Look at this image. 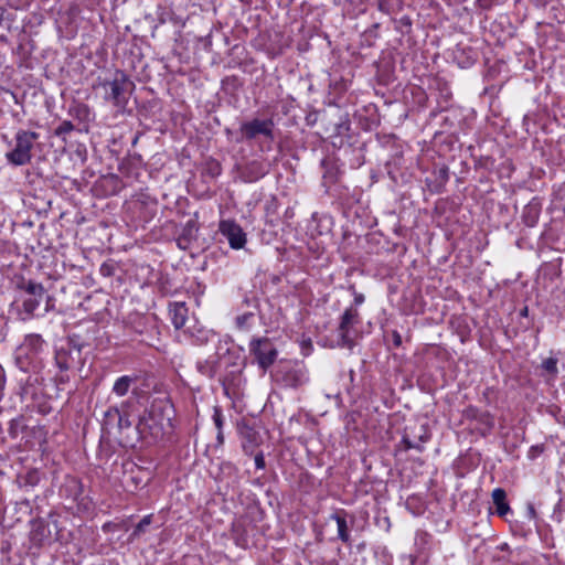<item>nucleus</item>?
Returning a JSON list of instances; mask_svg holds the SVG:
<instances>
[{"instance_id":"bb28decb","label":"nucleus","mask_w":565,"mask_h":565,"mask_svg":"<svg viewBox=\"0 0 565 565\" xmlns=\"http://www.w3.org/2000/svg\"><path fill=\"white\" fill-rule=\"evenodd\" d=\"M355 300H356V302H362L363 298H362V296H360V297H356Z\"/></svg>"},{"instance_id":"412c9836","label":"nucleus","mask_w":565,"mask_h":565,"mask_svg":"<svg viewBox=\"0 0 565 565\" xmlns=\"http://www.w3.org/2000/svg\"><path fill=\"white\" fill-rule=\"evenodd\" d=\"M213 419H214V423H215V426L217 427V429H222L223 420H222L221 411L218 408L214 409Z\"/></svg>"},{"instance_id":"aec40b11","label":"nucleus","mask_w":565,"mask_h":565,"mask_svg":"<svg viewBox=\"0 0 565 565\" xmlns=\"http://www.w3.org/2000/svg\"><path fill=\"white\" fill-rule=\"evenodd\" d=\"M254 318L253 312H246L236 318V326L238 329H247L249 326V321Z\"/></svg>"},{"instance_id":"a878e982","label":"nucleus","mask_w":565,"mask_h":565,"mask_svg":"<svg viewBox=\"0 0 565 565\" xmlns=\"http://www.w3.org/2000/svg\"><path fill=\"white\" fill-rule=\"evenodd\" d=\"M395 343L397 345L401 344V337H399V334H395Z\"/></svg>"},{"instance_id":"4be33fe9","label":"nucleus","mask_w":565,"mask_h":565,"mask_svg":"<svg viewBox=\"0 0 565 565\" xmlns=\"http://www.w3.org/2000/svg\"><path fill=\"white\" fill-rule=\"evenodd\" d=\"M73 129V125L70 121H64L57 129L56 134L61 135L64 132H68Z\"/></svg>"},{"instance_id":"f257e3e1","label":"nucleus","mask_w":565,"mask_h":565,"mask_svg":"<svg viewBox=\"0 0 565 565\" xmlns=\"http://www.w3.org/2000/svg\"><path fill=\"white\" fill-rule=\"evenodd\" d=\"M39 139V134L29 130H19L15 134V146L6 154L7 160L13 166H25L32 160V149Z\"/></svg>"},{"instance_id":"f03ea898","label":"nucleus","mask_w":565,"mask_h":565,"mask_svg":"<svg viewBox=\"0 0 565 565\" xmlns=\"http://www.w3.org/2000/svg\"><path fill=\"white\" fill-rule=\"evenodd\" d=\"M171 427L170 412L166 416H159L158 407L153 405L149 414L140 418L137 429L143 438L148 435L158 438Z\"/></svg>"},{"instance_id":"f8f14e48","label":"nucleus","mask_w":565,"mask_h":565,"mask_svg":"<svg viewBox=\"0 0 565 565\" xmlns=\"http://www.w3.org/2000/svg\"><path fill=\"white\" fill-rule=\"evenodd\" d=\"M541 375L544 376L547 381L554 380L558 373L557 359L550 356L543 360L541 364Z\"/></svg>"},{"instance_id":"7ed1b4c3","label":"nucleus","mask_w":565,"mask_h":565,"mask_svg":"<svg viewBox=\"0 0 565 565\" xmlns=\"http://www.w3.org/2000/svg\"><path fill=\"white\" fill-rule=\"evenodd\" d=\"M249 351L264 371L273 365L277 358V350L268 338L253 339L249 344Z\"/></svg>"},{"instance_id":"39448f33","label":"nucleus","mask_w":565,"mask_h":565,"mask_svg":"<svg viewBox=\"0 0 565 565\" xmlns=\"http://www.w3.org/2000/svg\"><path fill=\"white\" fill-rule=\"evenodd\" d=\"M131 83L124 74L116 76L111 82L106 83L108 87V96L116 106H122L126 103L125 93Z\"/></svg>"},{"instance_id":"9b49d317","label":"nucleus","mask_w":565,"mask_h":565,"mask_svg":"<svg viewBox=\"0 0 565 565\" xmlns=\"http://www.w3.org/2000/svg\"><path fill=\"white\" fill-rule=\"evenodd\" d=\"M134 382L135 377L129 375L118 377L113 385V393L119 397L125 396L129 392Z\"/></svg>"},{"instance_id":"20e7f679","label":"nucleus","mask_w":565,"mask_h":565,"mask_svg":"<svg viewBox=\"0 0 565 565\" xmlns=\"http://www.w3.org/2000/svg\"><path fill=\"white\" fill-rule=\"evenodd\" d=\"M218 230L224 235L230 246L234 249L243 248L246 244V234L243 228L233 220H223L220 222Z\"/></svg>"},{"instance_id":"a211bd4d","label":"nucleus","mask_w":565,"mask_h":565,"mask_svg":"<svg viewBox=\"0 0 565 565\" xmlns=\"http://www.w3.org/2000/svg\"><path fill=\"white\" fill-rule=\"evenodd\" d=\"M25 291L29 296L43 298L44 288L41 284L29 281L25 286Z\"/></svg>"},{"instance_id":"9d476101","label":"nucleus","mask_w":565,"mask_h":565,"mask_svg":"<svg viewBox=\"0 0 565 565\" xmlns=\"http://www.w3.org/2000/svg\"><path fill=\"white\" fill-rule=\"evenodd\" d=\"M492 500L500 516L505 515L510 511V507L507 502V494L503 489H494L492 492Z\"/></svg>"},{"instance_id":"6ab92c4d","label":"nucleus","mask_w":565,"mask_h":565,"mask_svg":"<svg viewBox=\"0 0 565 565\" xmlns=\"http://www.w3.org/2000/svg\"><path fill=\"white\" fill-rule=\"evenodd\" d=\"M106 416L107 417H110V416L111 417H118V426H119L120 429L128 428L131 425L127 417L121 416L119 414L118 408H111V409L107 411L106 412Z\"/></svg>"},{"instance_id":"393cba45","label":"nucleus","mask_w":565,"mask_h":565,"mask_svg":"<svg viewBox=\"0 0 565 565\" xmlns=\"http://www.w3.org/2000/svg\"><path fill=\"white\" fill-rule=\"evenodd\" d=\"M217 439L221 444L223 443V434L221 429H218Z\"/></svg>"},{"instance_id":"dca6fc26","label":"nucleus","mask_w":565,"mask_h":565,"mask_svg":"<svg viewBox=\"0 0 565 565\" xmlns=\"http://www.w3.org/2000/svg\"><path fill=\"white\" fill-rule=\"evenodd\" d=\"M152 522V514H148L141 519V521L136 525L134 532L131 533L130 539L135 540L142 533H145L148 529V526Z\"/></svg>"},{"instance_id":"f3484780","label":"nucleus","mask_w":565,"mask_h":565,"mask_svg":"<svg viewBox=\"0 0 565 565\" xmlns=\"http://www.w3.org/2000/svg\"><path fill=\"white\" fill-rule=\"evenodd\" d=\"M41 299L42 298L30 296L29 298L23 300L22 307H23L24 312L29 317H31L33 315V312L36 310V308L40 305Z\"/></svg>"},{"instance_id":"b1692460","label":"nucleus","mask_w":565,"mask_h":565,"mask_svg":"<svg viewBox=\"0 0 565 565\" xmlns=\"http://www.w3.org/2000/svg\"><path fill=\"white\" fill-rule=\"evenodd\" d=\"M403 441H404V444H405L407 449L417 448L418 447L416 444L412 443L407 436H405L403 438Z\"/></svg>"},{"instance_id":"4468645a","label":"nucleus","mask_w":565,"mask_h":565,"mask_svg":"<svg viewBox=\"0 0 565 565\" xmlns=\"http://www.w3.org/2000/svg\"><path fill=\"white\" fill-rule=\"evenodd\" d=\"M55 361L57 366L66 371L73 366V360L70 356V353L65 350H60L56 352Z\"/></svg>"},{"instance_id":"0eeeda50","label":"nucleus","mask_w":565,"mask_h":565,"mask_svg":"<svg viewBox=\"0 0 565 565\" xmlns=\"http://www.w3.org/2000/svg\"><path fill=\"white\" fill-rule=\"evenodd\" d=\"M170 315L175 329H181L188 319V308L183 302H175L170 308Z\"/></svg>"},{"instance_id":"ddd939ff","label":"nucleus","mask_w":565,"mask_h":565,"mask_svg":"<svg viewBox=\"0 0 565 565\" xmlns=\"http://www.w3.org/2000/svg\"><path fill=\"white\" fill-rule=\"evenodd\" d=\"M140 472L141 471L137 469L136 475L132 470L125 477L124 484L128 491L137 490L141 484L145 483L143 479L138 476Z\"/></svg>"},{"instance_id":"cd10ccee","label":"nucleus","mask_w":565,"mask_h":565,"mask_svg":"<svg viewBox=\"0 0 565 565\" xmlns=\"http://www.w3.org/2000/svg\"><path fill=\"white\" fill-rule=\"evenodd\" d=\"M426 440H427V437L424 438L423 436H420V441L422 443H425Z\"/></svg>"},{"instance_id":"1a4fd4ad","label":"nucleus","mask_w":565,"mask_h":565,"mask_svg":"<svg viewBox=\"0 0 565 565\" xmlns=\"http://www.w3.org/2000/svg\"><path fill=\"white\" fill-rule=\"evenodd\" d=\"M241 434L243 437V448L245 451L253 452L254 448L260 443L259 434L250 427H244Z\"/></svg>"},{"instance_id":"423d86ee","label":"nucleus","mask_w":565,"mask_h":565,"mask_svg":"<svg viewBox=\"0 0 565 565\" xmlns=\"http://www.w3.org/2000/svg\"><path fill=\"white\" fill-rule=\"evenodd\" d=\"M241 130L242 134L248 139H253L258 135L271 136L273 121L254 119L243 124Z\"/></svg>"},{"instance_id":"5701e85b","label":"nucleus","mask_w":565,"mask_h":565,"mask_svg":"<svg viewBox=\"0 0 565 565\" xmlns=\"http://www.w3.org/2000/svg\"><path fill=\"white\" fill-rule=\"evenodd\" d=\"M255 465L258 469H263L265 467V460L262 454L255 456Z\"/></svg>"},{"instance_id":"2eb2a0df","label":"nucleus","mask_w":565,"mask_h":565,"mask_svg":"<svg viewBox=\"0 0 565 565\" xmlns=\"http://www.w3.org/2000/svg\"><path fill=\"white\" fill-rule=\"evenodd\" d=\"M332 519L335 520L337 526H338V536L343 542L349 541V533H348V525L344 518L340 516L339 514L332 515Z\"/></svg>"},{"instance_id":"6e6552de","label":"nucleus","mask_w":565,"mask_h":565,"mask_svg":"<svg viewBox=\"0 0 565 565\" xmlns=\"http://www.w3.org/2000/svg\"><path fill=\"white\" fill-rule=\"evenodd\" d=\"M358 319L359 312L356 309L349 308L344 311L340 323L342 339L348 338L351 327L358 322Z\"/></svg>"}]
</instances>
